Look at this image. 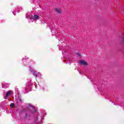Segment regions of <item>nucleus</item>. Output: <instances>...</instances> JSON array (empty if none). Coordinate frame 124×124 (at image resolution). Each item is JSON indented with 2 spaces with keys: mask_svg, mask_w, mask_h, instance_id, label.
Masks as SVG:
<instances>
[{
  "mask_svg": "<svg viewBox=\"0 0 124 124\" xmlns=\"http://www.w3.org/2000/svg\"><path fill=\"white\" fill-rule=\"evenodd\" d=\"M11 93H12V91H9L8 92H7L6 94V96L4 97L5 99H6V98H7L8 96L10 95V94H11Z\"/></svg>",
  "mask_w": 124,
  "mask_h": 124,
  "instance_id": "obj_1",
  "label": "nucleus"
},
{
  "mask_svg": "<svg viewBox=\"0 0 124 124\" xmlns=\"http://www.w3.org/2000/svg\"><path fill=\"white\" fill-rule=\"evenodd\" d=\"M79 63L80 64H82L83 65H86L87 64V62L84 60L79 61Z\"/></svg>",
  "mask_w": 124,
  "mask_h": 124,
  "instance_id": "obj_2",
  "label": "nucleus"
},
{
  "mask_svg": "<svg viewBox=\"0 0 124 124\" xmlns=\"http://www.w3.org/2000/svg\"><path fill=\"white\" fill-rule=\"evenodd\" d=\"M32 19L34 20H38L39 19V16H37V15H35L33 17Z\"/></svg>",
  "mask_w": 124,
  "mask_h": 124,
  "instance_id": "obj_3",
  "label": "nucleus"
},
{
  "mask_svg": "<svg viewBox=\"0 0 124 124\" xmlns=\"http://www.w3.org/2000/svg\"><path fill=\"white\" fill-rule=\"evenodd\" d=\"M121 43H122V44H124V35H123V34H122V37Z\"/></svg>",
  "mask_w": 124,
  "mask_h": 124,
  "instance_id": "obj_4",
  "label": "nucleus"
},
{
  "mask_svg": "<svg viewBox=\"0 0 124 124\" xmlns=\"http://www.w3.org/2000/svg\"><path fill=\"white\" fill-rule=\"evenodd\" d=\"M55 10H56V12H57L58 13H59V14L62 13V11H61V10H60L59 9H56Z\"/></svg>",
  "mask_w": 124,
  "mask_h": 124,
  "instance_id": "obj_5",
  "label": "nucleus"
},
{
  "mask_svg": "<svg viewBox=\"0 0 124 124\" xmlns=\"http://www.w3.org/2000/svg\"><path fill=\"white\" fill-rule=\"evenodd\" d=\"M25 118H26V119H29V118H30V115L26 113L25 115Z\"/></svg>",
  "mask_w": 124,
  "mask_h": 124,
  "instance_id": "obj_6",
  "label": "nucleus"
},
{
  "mask_svg": "<svg viewBox=\"0 0 124 124\" xmlns=\"http://www.w3.org/2000/svg\"><path fill=\"white\" fill-rule=\"evenodd\" d=\"M35 75L36 76V77H37V76H41V75H40L39 73H38V74H35Z\"/></svg>",
  "mask_w": 124,
  "mask_h": 124,
  "instance_id": "obj_7",
  "label": "nucleus"
},
{
  "mask_svg": "<svg viewBox=\"0 0 124 124\" xmlns=\"http://www.w3.org/2000/svg\"><path fill=\"white\" fill-rule=\"evenodd\" d=\"M14 106H15V105H14V103H12L10 105L11 107L14 108Z\"/></svg>",
  "mask_w": 124,
  "mask_h": 124,
  "instance_id": "obj_8",
  "label": "nucleus"
},
{
  "mask_svg": "<svg viewBox=\"0 0 124 124\" xmlns=\"http://www.w3.org/2000/svg\"><path fill=\"white\" fill-rule=\"evenodd\" d=\"M2 88H5V89H6V87H4V85L2 86Z\"/></svg>",
  "mask_w": 124,
  "mask_h": 124,
  "instance_id": "obj_9",
  "label": "nucleus"
},
{
  "mask_svg": "<svg viewBox=\"0 0 124 124\" xmlns=\"http://www.w3.org/2000/svg\"><path fill=\"white\" fill-rule=\"evenodd\" d=\"M13 14H14V15H15V14H14V13H13Z\"/></svg>",
  "mask_w": 124,
  "mask_h": 124,
  "instance_id": "obj_10",
  "label": "nucleus"
},
{
  "mask_svg": "<svg viewBox=\"0 0 124 124\" xmlns=\"http://www.w3.org/2000/svg\"><path fill=\"white\" fill-rule=\"evenodd\" d=\"M13 14H14V15H15V14H14V13H13Z\"/></svg>",
  "mask_w": 124,
  "mask_h": 124,
  "instance_id": "obj_11",
  "label": "nucleus"
}]
</instances>
